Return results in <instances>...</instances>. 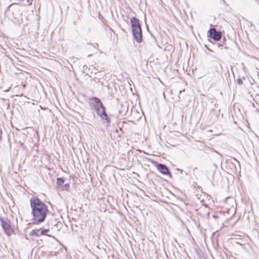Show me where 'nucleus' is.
<instances>
[{"mask_svg": "<svg viewBox=\"0 0 259 259\" xmlns=\"http://www.w3.org/2000/svg\"><path fill=\"white\" fill-rule=\"evenodd\" d=\"M33 0H23V5L24 6H29L32 4Z\"/></svg>", "mask_w": 259, "mask_h": 259, "instance_id": "9", "label": "nucleus"}, {"mask_svg": "<svg viewBox=\"0 0 259 259\" xmlns=\"http://www.w3.org/2000/svg\"><path fill=\"white\" fill-rule=\"evenodd\" d=\"M98 47V44L96 43L94 45V47L96 48V47Z\"/></svg>", "mask_w": 259, "mask_h": 259, "instance_id": "13", "label": "nucleus"}, {"mask_svg": "<svg viewBox=\"0 0 259 259\" xmlns=\"http://www.w3.org/2000/svg\"><path fill=\"white\" fill-rule=\"evenodd\" d=\"M0 221L1 223V226L7 235L10 236L13 232V230L11 228V221L7 219H5L2 218H0Z\"/></svg>", "mask_w": 259, "mask_h": 259, "instance_id": "4", "label": "nucleus"}, {"mask_svg": "<svg viewBox=\"0 0 259 259\" xmlns=\"http://www.w3.org/2000/svg\"><path fill=\"white\" fill-rule=\"evenodd\" d=\"M65 180L63 178H58L57 179V184L58 186H62L64 184Z\"/></svg>", "mask_w": 259, "mask_h": 259, "instance_id": "8", "label": "nucleus"}, {"mask_svg": "<svg viewBox=\"0 0 259 259\" xmlns=\"http://www.w3.org/2000/svg\"><path fill=\"white\" fill-rule=\"evenodd\" d=\"M30 235L31 236H40L39 230H33L30 233Z\"/></svg>", "mask_w": 259, "mask_h": 259, "instance_id": "7", "label": "nucleus"}, {"mask_svg": "<svg viewBox=\"0 0 259 259\" xmlns=\"http://www.w3.org/2000/svg\"><path fill=\"white\" fill-rule=\"evenodd\" d=\"M89 104L91 108L96 110L97 114L101 118L106 121L107 123L110 122V119L108 116L106 112V108L103 105L101 101L97 97H93L89 99Z\"/></svg>", "mask_w": 259, "mask_h": 259, "instance_id": "2", "label": "nucleus"}, {"mask_svg": "<svg viewBox=\"0 0 259 259\" xmlns=\"http://www.w3.org/2000/svg\"><path fill=\"white\" fill-rule=\"evenodd\" d=\"M237 82L238 84L239 85H242L243 83L242 79L240 78H239L237 79Z\"/></svg>", "mask_w": 259, "mask_h": 259, "instance_id": "12", "label": "nucleus"}, {"mask_svg": "<svg viewBox=\"0 0 259 259\" xmlns=\"http://www.w3.org/2000/svg\"><path fill=\"white\" fill-rule=\"evenodd\" d=\"M32 209L31 221L32 224L38 225L44 222L49 212L48 206L37 197H32L30 200Z\"/></svg>", "mask_w": 259, "mask_h": 259, "instance_id": "1", "label": "nucleus"}, {"mask_svg": "<svg viewBox=\"0 0 259 259\" xmlns=\"http://www.w3.org/2000/svg\"><path fill=\"white\" fill-rule=\"evenodd\" d=\"M209 36L215 41H219L222 36V33L220 31H217L215 28H210L208 31Z\"/></svg>", "mask_w": 259, "mask_h": 259, "instance_id": "5", "label": "nucleus"}, {"mask_svg": "<svg viewBox=\"0 0 259 259\" xmlns=\"http://www.w3.org/2000/svg\"><path fill=\"white\" fill-rule=\"evenodd\" d=\"M49 231V229H44L41 230L40 232V235H47V233Z\"/></svg>", "mask_w": 259, "mask_h": 259, "instance_id": "11", "label": "nucleus"}, {"mask_svg": "<svg viewBox=\"0 0 259 259\" xmlns=\"http://www.w3.org/2000/svg\"><path fill=\"white\" fill-rule=\"evenodd\" d=\"M62 190H68V189L69 187V184H65L64 185H62Z\"/></svg>", "mask_w": 259, "mask_h": 259, "instance_id": "10", "label": "nucleus"}, {"mask_svg": "<svg viewBox=\"0 0 259 259\" xmlns=\"http://www.w3.org/2000/svg\"><path fill=\"white\" fill-rule=\"evenodd\" d=\"M157 169L162 174L167 175L171 177V173L168 167L162 163H157L156 165Z\"/></svg>", "mask_w": 259, "mask_h": 259, "instance_id": "6", "label": "nucleus"}, {"mask_svg": "<svg viewBox=\"0 0 259 259\" xmlns=\"http://www.w3.org/2000/svg\"><path fill=\"white\" fill-rule=\"evenodd\" d=\"M132 34L134 39L138 43H141L142 39V32L139 20L135 17L131 19Z\"/></svg>", "mask_w": 259, "mask_h": 259, "instance_id": "3", "label": "nucleus"}]
</instances>
